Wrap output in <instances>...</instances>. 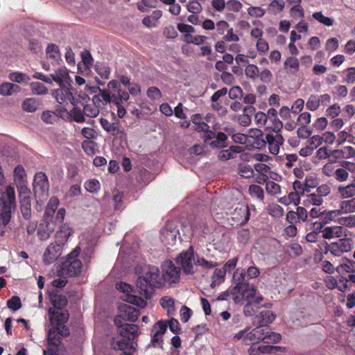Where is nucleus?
I'll use <instances>...</instances> for the list:
<instances>
[{"instance_id": "nucleus-28", "label": "nucleus", "mask_w": 355, "mask_h": 355, "mask_svg": "<svg viewBox=\"0 0 355 355\" xmlns=\"http://www.w3.org/2000/svg\"><path fill=\"white\" fill-rule=\"evenodd\" d=\"M111 347L114 350L125 351L128 349H132V343L127 338H113L111 341Z\"/></svg>"}, {"instance_id": "nucleus-34", "label": "nucleus", "mask_w": 355, "mask_h": 355, "mask_svg": "<svg viewBox=\"0 0 355 355\" xmlns=\"http://www.w3.org/2000/svg\"><path fill=\"white\" fill-rule=\"evenodd\" d=\"M101 124L106 131L110 132L113 135H117L120 132L118 123H110L105 119H101Z\"/></svg>"}, {"instance_id": "nucleus-23", "label": "nucleus", "mask_w": 355, "mask_h": 355, "mask_svg": "<svg viewBox=\"0 0 355 355\" xmlns=\"http://www.w3.org/2000/svg\"><path fill=\"white\" fill-rule=\"evenodd\" d=\"M122 327L119 334L123 338H127L129 340H134L137 338L139 332L138 331V326L133 324H125Z\"/></svg>"}, {"instance_id": "nucleus-45", "label": "nucleus", "mask_w": 355, "mask_h": 355, "mask_svg": "<svg viewBox=\"0 0 355 355\" xmlns=\"http://www.w3.org/2000/svg\"><path fill=\"white\" fill-rule=\"evenodd\" d=\"M285 7V2L284 0H272L269 6L268 10L273 13L282 12Z\"/></svg>"}, {"instance_id": "nucleus-27", "label": "nucleus", "mask_w": 355, "mask_h": 355, "mask_svg": "<svg viewBox=\"0 0 355 355\" xmlns=\"http://www.w3.org/2000/svg\"><path fill=\"white\" fill-rule=\"evenodd\" d=\"M344 214L343 211L341 210V208L339 207L338 209L330 210V211H324L323 221L324 223H328L331 221H334L338 224L340 225V220L342 218V215Z\"/></svg>"}, {"instance_id": "nucleus-18", "label": "nucleus", "mask_w": 355, "mask_h": 355, "mask_svg": "<svg viewBox=\"0 0 355 355\" xmlns=\"http://www.w3.org/2000/svg\"><path fill=\"white\" fill-rule=\"evenodd\" d=\"M167 329V323L165 321H158L152 328V340L151 343L153 345L162 341V336L164 334Z\"/></svg>"}, {"instance_id": "nucleus-26", "label": "nucleus", "mask_w": 355, "mask_h": 355, "mask_svg": "<svg viewBox=\"0 0 355 355\" xmlns=\"http://www.w3.org/2000/svg\"><path fill=\"white\" fill-rule=\"evenodd\" d=\"M51 78L57 83L59 86L64 85L69 79V75L65 67L58 69L55 73L50 74Z\"/></svg>"}, {"instance_id": "nucleus-10", "label": "nucleus", "mask_w": 355, "mask_h": 355, "mask_svg": "<svg viewBox=\"0 0 355 355\" xmlns=\"http://www.w3.org/2000/svg\"><path fill=\"white\" fill-rule=\"evenodd\" d=\"M52 96L59 104L63 105L60 111H67V106L73 100V94L71 88L65 85L60 86V88L53 91Z\"/></svg>"}, {"instance_id": "nucleus-55", "label": "nucleus", "mask_w": 355, "mask_h": 355, "mask_svg": "<svg viewBox=\"0 0 355 355\" xmlns=\"http://www.w3.org/2000/svg\"><path fill=\"white\" fill-rule=\"evenodd\" d=\"M249 193L252 196L263 200L264 197L263 189L259 185L252 184L249 187Z\"/></svg>"}, {"instance_id": "nucleus-8", "label": "nucleus", "mask_w": 355, "mask_h": 355, "mask_svg": "<svg viewBox=\"0 0 355 355\" xmlns=\"http://www.w3.org/2000/svg\"><path fill=\"white\" fill-rule=\"evenodd\" d=\"M193 248L190 247L187 251L182 252L176 257V262L182 266L183 271L186 274L194 273L193 263H195Z\"/></svg>"}, {"instance_id": "nucleus-11", "label": "nucleus", "mask_w": 355, "mask_h": 355, "mask_svg": "<svg viewBox=\"0 0 355 355\" xmlns=\"http://www.w3.org/2000/svg\"><path fill=\"white\" fill-rule=\"evenodd\" d=\"M248 137L249 139L248 146L253 148L261 149L266 146V138L262 131L254 128L248 131Z\"/></svg>"}, {"instance_id": "nucleus-49", "label": "nucleus", "mask_w": 355, "mask_h": 355, "mask_svg": "<svg viewBox=\"0 0 355 355\" xmlns=\"http://www.w3.org/2000/svg\"><path fill=\"white\" fill-rule=\"evenodd\" d=\"M85 188L90 193H96L100 190L101 184L97 180L92 179L85 182Z\"/></svg>"}, {"instance_id": "nucleus-37", "label": "nucleus", "mask_w": 355, "mask_h": 355, "mask_svg": "<svg viewBox=\"0 0 355 355\" xmlns=\"http://www.w3.org/2000/svg\"><path fill=\"white\" fill-rule=\"evenodd\" d=\"M95 70L103 79L107 80L110 78V69L107 65L98 62L95 64Z\"/></svg>"}, {"instance_id": "nucleus-40", "label": "nucleus", "mask_w": 355, "mask_h": 355, "mask_svg": "<svg viewBox=\"0 0 355 355\" xmlns=\"http://www.w3.org/2000/svg\"><path fill=\"white\" fill-rule=\"evenodd\" d=\"M323 199L317 193H313L306 196V199L304 201L306 206L315 205L320 206L322 204Z\"/></svg>"}, {"instance_id": "nucleus-64", "label": "nucleus", "mask_w": 355, "mask_h": 355, "mask_svg": "<svg viewBox=\"0 0 355 355\" xmlns=\"http://www.w3.org/2000/svg\"><path fill=\"white\" fill-rule=\"evenodd\" d=\"M340 221L342 227L346 226L349 228L355 227V215L343 216Z\"/></svg>"}, {"instance_id": "nucleus-38", "label": "nucleus", "mask_w": 355, "mask_h": 355, "mask_svg": "<svg viewBox=\"0 0 355 355\" xmlns=\"http://www.w3.org/2000/svg\"><path fill=\"white\" fill-rule=\"evenodd\" d=\"M340 207L344 214L355 212V198L350 200H343L340 202Z\"/></svg>"}, {"instance_id": "nucleus-39", "label": "nucleus", "mask_w": 355, "mask_h": 355, "mask_svg": "<svg viewBox=\"0 0 355 355\" xmlns=\"http://www.w3.org/2000/svg\"><path fill=\"white\" fill-rule=\"evenodd\" d=\"M97 144L92 140H85L82 142V148L87 155H94L96 153Z\"/></svg>"}, {"instance_id": "nucleus-2", "label": "nucleus", "mask_w": 355, "mask_h": 355, "mask_svg": "<svg viewBox=\"0 0 355 355\" xmlns=\"http://www.w3.org/2000/svg\"><path fill=\"white\" fill-rule=\"evenodd\" d=\"M129 98L130 95L126 91L119 89L117 94L110 95L109 89H103L92 97V101L98 111L105 109L107 104L116 105L117 111H126L123 103L127 102Z\"/></svg>"}, {"instance_id": "nucleus-22", "label": "nucleus", "mask_w": 355, "mask_h": 355, "mask_svg": "<svg viewBox=\"0 0 355 355\" xmlns=\"http://www.w3.org/2000/svg\"><path fill=\"white\" fill-rule=\"evenodd\" d=\"M276 318L275 314L272 311H262L255 317V322L267 328L268 324H271Z\"/></svg>"}, {"instance_id": "nucleus-14", "label": "nucleus", "mask_w": 355, "mask_h": 355, "mask_svg": "<svg viewBox=\"0 0 355 355\" xmlns=\"http://www.w3.org/2000/svg\"><path fill=\"white\" fill-rule=\"evenodd\" d=\"M349 231L340 225L325 227L322 231V236L324 239L342 238L347 236Z\"/></svg>"}, {"instance_id": "nucleus-48", "label": "nucleus", "mask_w": 355, "mask_h": 355, "mask_svg": "<svg viewBox=\"0 0 355 355\" xmlns=\"http://www.w3.org/2000/svg\"><path fill=\"white\" fill-rule=\"evenodd\" d=\"M313 17L320 23L327 26H331L334 24V20L329 17L324 16L322 12H314L313 14Z\"/></svg>"}, {"instance_id": "nucleus-47", "label": "nucleus", "mask_w": 355, "mask_h": 355, "mask_svg": "<svg viewBox=\"0 0 355 355\" xmlns=\"http://www.w3.org/2000/svg\"><path fill=\"white\" fill-rule=\"evenodd\" d=\"M48 343L49 345L58 347L60 344V338L56 330L51 329L48 333Z\"/></svg>"}, {"instance_id": "nucleus-15", "label": "nucleus", "mask_w": 355, "mask_h": 355, "mask_svg": "<svg viewBox=\"0 0 355 355\" xmlns=\"http://www.w3.org/2000/svg\"><path fill=\"white\" fill-rule=\"evenodd\" d=\"M120 317L124 321L135 322L140 314L136 308L126 304H121L119 307Z\"/></svg>"}, {"instance_id": "nucleus-6", "label": "nucleus", "mask_w": 355, "mask_h": 355, "mask_svg": "<svg viewBox=\"0 0 355 355\" xmlns=\"http://www.w3.org/2000/svg\"><path fill=\"white\" fill-rule=\"evenodd\" d=\"M164 283L165 282L169 284L176 283L179 281L180 277V268L175 266L174 263L171 260L164 261L162 266Z\"/></svg>"}, {"instance_id": "nucleus-17", "label": "nucleus", "mask_w": 355, "mask_h": 355, "mask_svg": "<svg viewBox=\"0 0 355 355\" xmlns=\"http://www.w3.org/2000/svg\"><path fill=\"white\" fill-rule=\"evenodd\" d=\"M179 232L171 225H167L161 232L162 240L166 245H172L175 242Z\"/></svg>"}, {"instance_id": "nucleus-58", "label": "nucleus", "mask_w": 355, "mask_h": 355, "mask_svg": "<svg viewBox=\"0 0 355 355\" xmlns=\"http://www.w3.org/2000/svg\"><path fill=\"white\" fill-rule=\"evenodd\" d=\"M259 69L255 64H248L245 69V75L250 79H255L259 75Z\"/></svg>"}, {"instance_id": "nucleus-13", "label": "nucleus", "mask_w": 355, "mask_h": 355, "mask_svg": "<svg viewBox=\"0 0 355 355\" xmlns=\"http://www.w3.org/2000/svg\"><path fill=\"white\" fill-rule=\"evenodd\" d=\"M82 268L83 263L80 260L64 261L61 272L63 275L76 277L81 272Z\"/></svg>"}, {"instance_id": "nucleus-9", "label": "nucleus", "mask_w": 355, "mask_h": 355, "mask_svg": "<svg viewBox=\"0 0 355 355\" xmlns=\"http://www.w3.org/2000/svg\"><path fill=\"white\" fill-rule=\"evenodd\" d=\"M33 191L35 194L39 196H48L49 184L47 176L44 173L40 171L35 175L33 180Z\"/></svg>"}, {"instance_id": "nucleus-19", "label": "nucleus", "mask_w": 355, "mask_h": 355, "mask_svg": "<svg viewBox=\"0 0 355 355\" xmlns=\"http://www.w3.org/2000/svg\"><path fill=\"white\" fill-rule=\"evenodd\" d=\"M55 229L53 222L48 221L44 219L40 224L37 230V235L40 240L44 241L48 239Z\"/></svg>"}, {"instance_id": "nucleus-33", "label": "nucleus", "mask_w": 355, "mask_h": 355, "mask_svg": "<svg viewBox=\"0 0 355 355\" xmlns=\"http://www.w3.org/2000/svg\"><path fill=\"white\" fill-rule=\"evenodd\" d=\"M275 116V112H268L266 115L265 112H256L254 119L257 122L261 125L270 127V121Z\"/></svg>"}, {"instance_id": "nucleus-56", "label": "nucleus", "mask_w": 355, "mask_h": 355, "mask_svg": "<svg viewBox=\"0 0 355 355\" xmlns=\"http://www.w3.org/2000/svg\"><path fill=\"white\" fill-rule=\"evenodd\" d=\"M248 293H246L244 296L243 300H245L247 302H251L254 305H259L263 300V297L261 295H257V290L254 288V293L248 297Z\"/></svg>"}, {"instance_id": "nucleus-60", "label": "nucleus", "mask_w": 355, "mask_h": 355, "mask_svg": "<svg viewBox=\"0 0 355 355\" xmlns=\"http://www.w3.org/2000/svg\"><path fill=\"white\" fill-rule=\"evenodd\" d=\"M243 7L242 3L238 0H230L226 3V8L229 11L239 12Z\"/></svg>"}, {"instance_id": "nucleus-41", "label": "nucleus", "mask_w": 355, "mask_h": 355, "mask_svg": "<svg viewBox=\"0 0 355 355\" xmlns=\"http://www.w3.org/2000/svg\"><path fill=\"white\" fill-rule=\"evenodd\" d=\"M9 79L17 83H28L31 78L26 74L21 72H12L9 74Z\"/></svg>"}, {"instance_id": "nucleus-3", "label": "nucleus", "mask_w": 355, "mask_h": 355, "mask_svg": "<svg viewBox=\"0 0 355 355\" xmlns=\"http://www.w3.org/2000/svg\"><path fill=\"white\" fill-rule=\"evenodd\" d=\"M245 271L243 268H238L233 274L232 281L234 287L232 291V299L235 303H239L243 299V296L248 293V297L254 293V286L250 285L245 279Z\"/></svg>"}, {"instance_id": "nucleus-35", "label": "nucleus", "mask_w": 355, "mask_h": 355, "mask_svg": "<svg viewBox=\"0 0 355 355\" xmlns=\"http://www.w3.org/2000/svg\"><path fill=\"white\" fill-rule=\"evenodd\" d=\"M21 212L25 219H29L31 217V205L29 197H24L21 200Z\"/></svg>"}, {"instance_id": "nucleus-53", "label": "nucleus", "mask_w": 355, "mask_h": 355, "mask_svg": "<svg viewBox=\"0 0 355 355\" xmlns=\"http://www.w3.org/2000/svg\"><path fill=\"white\" fill-rule=\"evenodd\" d=\"M160 304L164 309H167L168 313H171L174 309V300L173 298L165 296L160 300Z\"/></svg>"}, {"instance_id": "nucleus-54", "label": "nucleus", "mask_w": 355, "mask_h": 355, "mask_svg": "<svg viewBox=\"0 0 355 355\" xmlns=\"http://www.w3.org/2000/svg\"><path fill=\"white\" fill-rule=\"evenodd\" d=\"M31 87L33 93L37 95L46 94L48 92L46 87L40 83H32Z\"/></svg>"}, {"instance_id": "nucleus-57", "label": "nucleus", "mask_w": 355, "mask_h": 355, "mask_svg": "<svg viewBox=\"0 0 355 355\" xmlns=\"http://www.w3.org/2000/svg\"><path fill=\"white\" fill-rule=\"evenodd\" d=\"M41 119L46 123H53L59 120L57 112H42Z\"/></svg>"}, {"instance_id": "nucleus-7", "label": "nucleus", "mask_w": 355, "mask_h": 355, "mask_svg": "<svg viewBox=\"0 0 355 355\" xmlns=\"http://www.w3.org/2000/svg\"><path fill=\"white\" fill-rule=\"evenodd\" d=\"M354 247L352 239L346 237L340 238L336 242H333L327 247V251L336 257L340 256L344 252H349Z\"/></svg>"}, {"instance_id": "nucleus-4", "label": "nucleus", "mask_w": 355, "mask_h": 355, "mask_svg": "<svg viewBox=\"0 0 355 355\" xmlns=\"http://www.w3.org/2000/svg\"><path fill=\"white\" fill-rule=\"evenodd\" d=\"M16 208L15 191L13 187H6L0 196V225L5 227L10 221L12 210Z\"/></svg>"}, {"instance_id": "nucleus-51", "label": "nucleus", "mask_w": 355, "mask_h": 355, "mask_svg": "<svg viewBox=\"0 0 355 355\" xmlns=\"http://www.w3.org/2000/svg\"><path fill=\"white\" fill-rule=\"evenodd\" d=\"M282 339V336L273 331L266 330L264 343H277Z\"/></svg>"}, {"instance_id": "nucleus-46", "label": "nucleus", "mask_w": 355, "mask_h": 355, "mask_svg": "<svg viewBox=\"0 0 355 355\" xmlns=\"http://www.w3.org/2000/svg\"><path fill=\"white\" fill-rule=\"evenodd\" d=\"M284 66L285 69H289L296 72L299 70L300 62L297 58L295 57H288L284 62Z\"/></svg>"}, {"instance_id": "nucleus-50", "label": "nucleus", "mask_w": 355, "mask_h": 355, "mask_svg": "<svg viewBox=\"0 0 355 355\" xmlns=\"http://www.w3.org/2000/svg\"><path fill=\"white\" fill-rule=\"evenodd\" d=\"M289 13L291 17L295 19H302L304 17V10L302 7L301 3L295 4L291 7Z\"/></svg>"}, {"instance_id": "nucleus-32", "label": "nucleus", "mask_w": 355, "mask_h": 355, "mask_svg": "<svg viewBox=\"0 0 355 355\" xmlns=\"http://www.w3.org/2000/svg\"><path fill=\"white\" fill-rule=\"evenodd\" d=\"M40 101L36 98H26L22 104L23 111H36L40 109Z\"/></svg>"}, {"instance_id": "nucleus-52", "label": "nucleus", "mask_w": 355, "mask_h": 355, "mask_svg": "<svg viewBox=\"0 0 355 355\" xmlns=\"http://www.w3.org/2000/svg\"><path fill=\"white\" fill-rule=\"evenodd\" d=\"M238 173L245 178H250L254 174V170L250 165H240L238 168Z\"/></svg>"}, {"instance_id": "nucleus-29", "label": "nucleus", "mask_w": 355, "mask_h": 355, "mask_svg": "<svg viewBox=\"0 0 355 355\" xmlns=\"http://www.w3.org/2000/svg\"><path fill=\"white\" fill-rule=\"evenodd\" d=\"M50 298L54 307L58 309H62L66 306L68 303L67 297L58 293H51Z\"/></svg>"}, {"instance_id": "nucleus-5", "label": "nucleus", "mask_w": 355, "mask_h": 355, "mask_svg": "<svg viewBox=\"0 0 355 355\" xmlns=\"http://www.w3.org/2000/svg\"><path fill=\"white\" fill-rule=\"evenodd\" d=\"M116 288L123 293H127L125 299L127 302L135 304L139 308H144L146 306V302L141 297L135 294V293L138 292L137 290L135 291L130 284L121 282L116 284Z\"/></svg>"}, {"instance_id": "nucleus-20", "label": "nucleus", "mask_w": 355, "mask_h": 355, "mask_svg": "<svg viewBox=\"0 0 355 355\" xmlns=\"http://www.w3.org/2000/svg\"><path fill=\"white\" fill-rule=\"evenodd\" d=\"M89 100L90 98L86 94L78 95L77 98L73 96V100H71V103L69 104L73 105V109L70 111H87V107Z\"/></svg>"}, {"instance_id": "nucleus-1", "label": "nucleus", "mask_w": 355, "mask_h": 355, "mask_svg": "<svg viewBox=\"0 0 355 355\" xmlns=\"http://www.w3.org/2000/svg\"><path fill=\"white\" fill-rule=\"evenodd\" d=\"M136 285L138 293L147 299L150 297L154 288L164 285V278L157 266H148L144 268L143 275L137 278Z\"/></svg>"}, {"instance_id": "nucleus-62", "label": "nucleus", "mask_w": 355, "mask_h": 355, "mask_svg": "<svg viewBox=\"0 0 355 355\" xmlns=\"http://www.w3.org/2000/svg\"><path fill=\"white\" fill-rule=\"evenodd\" d=\"M187 8V10L189 12H191L193 14H198L202 10L201 4L197 0H193L191 2H189L188 3Z\"/></svg>"}, {"instance_id": "nucleus-30", "label": "nucleus", "mask_w": 355, "mask_h": 355, "mask_svg": "<svg viewBox=\"0 0 355 355\" xmlns=\"http://www.w3.org/2000/svg\"><path fill=\"white\" fill-rule=\"evenodd\" d=\"M20 90L19 85L11 83H4L0 85V94L3 96H10Z\"/></svg>"}, {"instance_id": "nucleus-59", "label": "nucleus", "mask_w": 355, "mask_h": 355, "mask_svg": "<svg viewBox=\"0 0 355 355\" xmlns=\"http://www.w3.org/2000/svg\"><path fill=\"white\" fill-rule=\"evenodd\" d=\"M248 13L251 17L259 18L265 15L266 11L261 7L250 6L248 8Z\"/></svg>"}, {"instance_id": "nucleus-36", "label": "nucleus", "mask_w": 355, "mask_h": 355, "mask_svg": "<svg viewBox=\"0 0 355 355\" xmlns=\"http://www.w3.org/2000/svg\"><path fill=\"white\" fill-rule=\"evenodd\" d=\"M13 176L14 180L17 184H24L26 177L24 168L21 165L17 166L14 170Z\"/></svg>"}, {"instance_id": "nucleus-24", "label": "nucleus", "mask_w": 355, "mask_h": 355, "mask_svg": "<svg viewBox=\"0 0 355 355\" xmlns=\"http://www.w3.org/2000/svg\"><path fill=\"white\" fill-rule=\"evenodd\" d=\"M266 330L267 328H264L263 325L255 327L248 334V340L252 344L259 343L261 341L264 342Z\"/></svg>"}, {"instance_id": "nucleus-16", "label": "nucleus", "mask_w": 355, "mask_h": 355, "mask_svg": "<svg viewBox=\"0 0 355 355\" xmlns=\"http://www.w3.org/2000/svg\"><path fill=\"white\" fill-rule=\"evenodd\" d=\"M266 144H268V148L270 153L277 155L279 150V146L283 144V137L276 132L275 135H267L266 136Z\"/></svg>"}, {"instance_id": "nucleus-42", "label": "nucleus", "mask_w": 355, "mask_h": 355, "mask_svg": "<svg viewBox=\"0 0 355 355\" xmlns=\"http://www.w3.org/2000/svg\"><path fill=\"white\" fill-rule=\"evenodd\" d=\"M46 55L49 58L58 60L60 58V53L57 45L54 44H48L46 49Z\"/></svg>"}, {"instance_id": "nucleus-31", "label": "nucleus", "mask_w": 355, "mask_h": 355, "mask_svg": "<svg viewBox=\"0 0 355 355\" xmlns=\"http://www.w3.org/2000/svg\"><path fill=\"white\" fill-rule=\"evenodd\" d=\"M59 205V200L55 196H52L46 205L44 216L46 218H51L54 215Z\"/></svg>"}, {"instance_id": "nucleus-12", "label": "nucleus", "mask_w": 355, "mask_h": 355, "mask_svg": "<svg viewBox=\"0 0 355 355\" xmlns=\"http://www.w3.org/2000/svg\"><path fill=\"white\" fill-rule=\"evenodd\" d=\"M62 245L58 243H51L44 250L43 261L46 265H50L57 260L62 254Z\"/></svg>"}, {"instance_id": "nucleus-63", "label": "nucleus", "mask_w": 355, "mask_h": 355, "mask_svg": "<svg viewBox=\"0 0 355 355\" xmlns=\"http://www.w3.org/2000/svg\"><path fill=\"white\" fill-rule=\"evenodd\" d=\"M7 306L9 309L13 311H17L21 307V302L19 297L13 296L10 300L7 302Z\"/></svg>"}, {"instance_id": "nucleus-25", "label": "nucleus", "mask_w": 355, "mask_h": 355, "mask_svg": "<svg viewBox=\"0 0 355 355\" xmlns=\"http://www.w3.org/2000/svg\"><path fill=\"white\" fill-rule=\"evenodd\" d=\"M49 313L51 315L50 321L52 324H63L67 322L69 319V313L67 311H55L53 308L49 309Z\"/></svg>"}, {"instance_id": "nucleus-44", "label": "nucleus", "mask_w": 355, "mask_h": 355, "mask_svg": "<svg viewBox=\"0 0 355 355\" xmlns=\"http://www.w3.org/2000/svg\"><path fill=\"white\" fill-rule=\"evenodd\" d=\"M338 190L342 198H348L355 196V189L349 184L345 187L340 186Z\"/></svg>"}, {"instance_id": "nucleus-21", "label": "nucleus", "mask_w": 355, "mask_h": 355, "mask_svg": "<svg viewBox=\"0 0 355 355\" xmlns=\"http://www.w3.org/2000/svg\"><path fill=\"white\" fill-rule=\"evenodd\" d=\"M355 149L351 146H345L341 149L334 150L331 152V157L336 162L337 159H349L354 157Z\"/></svg>"}, {"instance_id": "nucleus-61", "label": "nucleus", "mask_w": 355, "mask_h": 355, "mask_svg": "<svg viewBox=\"0 0 355 355\" xmlns=\"http://www.w3.org/2000/svg\"><path fill=\"white\" fill-rule=\"evenodd\" d=\"M147 96L153 100H158L162 98V92L157 87H150L146 92Z\"/></svg>"}, {"instance_id": "nucleus-43", "label": "nucleus", "mask_w": 355, "mask_h": 355, "mask_svg": "<svg viewBox=\"0 0 355 355\" xmlns=\"http://www.w3.org/2000/svg\"><path fill=\"white\" fill-rule=\"evenodd\" d=\"M207 39V37L203 35H196L193 36L190 34H185L184 35V41L187 43H191L196 45H200L202 44L205 40Z\"/></svg>"}]
</instances>
